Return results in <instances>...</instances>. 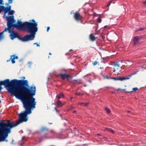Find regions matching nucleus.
Masks as SVG:
<instances>
[{
	"label": "nucleus",
	"instance_id": "a878e982",
	"mask_svg": "<svg viewBox=\"0 0 146 146\" xmlns=\"http://www.w3.org/2000/svg\"><path fill=\"white\" fill-rule=\"evenodd\" d=\"M75 108V107H74L73 106H71L70 107V109H69L68 110H71L72 109H74Z\"/></svg>",
	"mask_w": 146,
	"mask_h": 146
},
{
	"label": "nucleus",
	"instance_id": "f3484780",
	"mask_svg": "<svg viewBox=\"0 0 146 146\" xmlns=\"http://www.w3.org/2000/svg\"><path fill=\"white\" fill-rule=\"evenodd\" d=\"M104 109L108 113H109L110 112V110L109 108L107 107H105V108Z\"/></svg>",
	"mask_w": 146,
	"mask_h": 146
},
{
	"label": "nucleus",
	"instance_id": "39448f33",
	"mask_svg": "<svg viewBox=\"0 0 146 146\" xmlns=\"http://www.w3.org/2000/svg\"><path fill=\"white\" fill-rule=\"evenodd\" d=\"M131 77V76H123L117 78H111L115 80H119L121 81H123L127 79H129Z\"/></svg>",
	"mask_w": 146,
	"mask_h": 146
},
{
	"label": "nucleus",
	"instance_id": "49530a36",
	"mask_svg": "<svg viewBox=\"0 0 146 146\" xmlns=\"http://www.w3.org/2000/svg\"><path fill=\"white\" fill-rule=\"evenodd\" d=\"M120 90V89H117V91H118V90Z\"/></svg>",
	"mask_w": 146,
	"mask_h": 146
},
{
	"label": "nucleus",
	"instance_id": "c03bdc74",
	"mask_svg": "<svg viewBox=\"0 0 146 146\" xmlns=\"http://www.w3.org/2000/svg\"><path fill=\"white\" fill-rule=\"evenodd\" d=\"M29 64H32V62H29Z\"/></svg>",
	"mask_w": 146,
	"mask_h": 146
},
{
	"label": "nucleus",
	"instance_id": "1a4fd4ad",
	"mask_svg": "<svg viewBox=\"0 0 146 146\" xmlns=\"http://www.w3.org/2000/svg\"><path fill=\"white\" fill-rule=\"evenodd\" d=\"M141 38V37L136 36L134 37L133 38V42L135 44H136L139 42L140 39Z\"/></svg>",
	"mask_w": 146,
	"mask_h": 146
},
{
	"label": "nucleus",
	"instance_id": "ddd939ff",
	"mask_svg": "<svg viewBox=\"0 0 146 146\" xmlns=\"http://www.w3.org/2000/svg\"><path fill=\"white\" fill-rule=\"evenodd\" d=\"M56 104L59 107H62L64 105V104L59 100L56 102Z\"/></svg>",
	"mask_w": 146,
	"mask_h": 146
},
{
	"label": "nucleus",
	"instance_id": "393cba45",
	"mask_svg": "<svg viewBox=\"0 0 146 146\" xmlns=\"http://www.w3.org/2000/svg\"><path fill=\"white\" fill-rule=\"evenodd\" d=\"M75 94L77 96H80V95L82 96L83 95V94H81L80 93H75Z\"/></svg>",
	"mask_w": 146,
	"mask_h": 146
},
{
	"label": "nucleus",
	"instance_id": "f704fd0d",
	"mask_svg": "<svg viewBox=\"0 0 146 146\" xmlns=\"http://www.w3.org/2000/svg\"><path fill=\"white\" fill-rule=\"evenodd\" d=\"M50 132L51 133H53L54 134V133H55V132L53 130H51L50 131Z\"/></svg>",
	"mask_w": 146,
	"mask_h": 146
},
{
	"label": "nucleus",
	"instance_id": "2f4dec72",
	"mask_svg": "<svg viewBox=\"0 0 146 146\" xmlns=\"http://www.w3.org/2000/svg\"><path fill=\"white\" fill-rule=\"evenodd\" d=\"M88 103H84V104H83V105L85 106H88Z\"/></svg>",
	"mask_w": 146,
	"mask_h": 146
},
{
	"label": "nucleus",
	"instance_id": "37998d69",
	"mask_svg": "<svg viewBox=\"0 0 146 146\" xmlns=\"http://www.w3.org/2000/svg\"><path fill=\"white\" fill-rule=\"evenodd\" d=\"M102 58L103 60H104L105 59V58Z\"/></svg>",
	"mask_w": 146,
	"mask_h": 146
},
{
	"label": "nucleus",
	"instance_id": "79ce46f5",
	"mask_svg": "<svg viewBox=\"0 0 146 146\" xmlns=\"http://www.w3.org/2000/svg\"><path fill=\"white\" fill-rule=\"evenodd\" d=\"M76 111H73V113H76Z\"/></svg>",
	"mask_w": 146,
	"mask_h": 146
},
{
	"label": "nucleus",
	"instance_id": "09e8293b",
	"mask_svg": "<svg viewBox=\"0 0 146 146\" xmlns=\"http://www.w3.org/2000/svg\"><path fill=\"white\" fill-rule=\"evenodd\" d=\"M106 27H107L106 26H105L104 27V28H106Z\"/></svg>",
	"mask_w": 146,
	"mask_h": 146
},
{
	"label": "nucleus",
	"instance_id": "2eb2a0df",
	"mask_svg": "<svg viewBox=\"0 0 146 146\" xmlns=\"http://www.w3.org/2000/svg\"><path fill=\"white\" fill-rule=\"evenodd\" d=\"M105 130H106V131H110L111 132V133H114V131L110 129H109V128H106L105 129Z\"/></svg>",
	"mask_w": 146,
	"mask_h": 146
},
{
	"label": "nucleus",
	"instance_id": "f257e3e1",
	"mask_svg": "<svg viewBox=\"0 0 146 146\" xmlns=\"http://www.w3.org/2000/svg\"><path fill=\"white\" fill-rule=\"evenodd\" d=\"M3 84L9 92L13 94L16 98L21 101L34 98L35 94V86L33 85L29 86L27 80H13L10 81L6 79L0 82V86Z\"/></svg>",
	"mask_w": 146,
	"mask_h": 146
},
{
	"label": "nucleus",
	"instance_id": "7ed1b4c3",
	"mask_svg": "<svg viewBox=\"0 0 146 146\" xmlns=\"http://www.w3.org/2000/svg\"><path fill=\"white\" fill-rule=\"evenodd\" d=\"M10 19L8 23L9 27L14 26L17 29L22 30H27V32L30 34L27 35L22 37L19 38L20 40L24 42H27L34 39L35 37L36 32L37 31V23L36 22L34 19H33L32 22H25L22 23L21 22L18 21L17 24H14L15 20L13 16L7 17Z\"/></svg>",
	"mask_w": 146,
	"mask_h": 146
},
{
	"label": "nucleus",
	"instance_id": "72a5a7b5",
	"mask_svg": "<svg viewBox=\"0 0 146 146\" xmlns=\"http://www.w3.org/2000/svg\"><path fill=\"white\" fill-rule=\"evenodd\" d=\"M24 143V142H19V144H20V145H22L23 143Z\"/></svg>",
	"mask_w": 146,
	"mask_h": 146
},
{
	"label": "nucleus",
	"instance_id": "a18cd8bd",
	"mask_svg": "<svg viewBox=\"0 0 146 146\" xmlns=\"http://www.w3.org/2000/svg\"><path fill=\"white\" fill-rule=\"evenodd\" d=\"M127 112L128 113H129L130 112V111H127Z\"/></svg>",
	"mask_w": 146,
	"mask_h": 146
},
{
	"label": "nucleus",
	"instance_id": "3c124183",
	"mask_svg": "<svg viewBox=\"0 0 146 146\" xmlns=\"http://www.w3.org/2000/svg\"><path fill=\"white\" fill-rule=\"evenodd\" d=\"M98 135H100L99 134H98Z\"/></svg>",
	"mask_w": 146,
	"mask_h": 146
},
{
	"label": "nucleus",
	"instance_id": "5701e85b",
	"mask_svg": "<svg viewBox=\"0 0 146 146\" xmlns=\"http://www.w3.org/2000/svg\"><path fill=\"white\" fill-rule=\"evenodd\" d=\"M137 72H136V71L132 73L131 75H129V76H131V77L132 75H135V74H136L137 73Z\"/></svg>",
	"mask_w": 146,
	"mask_h": 146
},
{
	"label": "nucleus",
	"instance_id": "cd10ccee",
	"mask_svg": "<svg viewBox=\"0 0 146 146\" xmlns=\"http://www.w3.org/2000/svg\"><path fill=\"white\" fill-rule=\"evenodd\" d=\"M97 64V61H95L93 64V65L94 66H95Z\"/></svg>",
	"mask_w": 146,
	"mask_h": 146
},
{
	"label": "nucleus",
	"instance_id": "f03ea898",
	"mask_svg": "<svg viewBox=\"0 0 146 146\" xmlns=\"http://www.w3.org/2000/svg\"><path fill=\"white\" fill-rule=\"evenodd\" d=\"M21 101L25 110L19 114V119L16 123H13L9 120L7 121V124L3 122L0 123V141H4L7 137L8 134L10 133L11 129L12 128L24 122L27 121L28 118V115L31 113V110H33L35 108L36 102L34 98L23 100Z\"/></svg>",
	"mask_w": 146,
	"mask_h": 146
},
{
	"label": "nucleus",
	"instance_id": "ea45409f",
	"mask_svg": "<svg viewBox=\"0 0 146 146\" xmlns=\"http://www.w3.org/2000/svg\"><path fill=\"white\" fill-rule=\"evenodd\" d=\"M125 61H127V62H128V61H127V60H122V61H121V63H122V62H125Z\"/></svg>",
	"mask_w": 146,
	"mask_h": 146
},
{
	"label": "nucleus",
	"instance_id": "b1692460",
	"mask_svg": "<svg viewBox=\"0 0 146 146\" xmlns=\"http://www.w3.org/2000/svg\"><path fill=\"white\" fill-rule=\"evenodd\" d=\"M97 21L99 23H100L101 21V20L100 18L99 17L97 19Z\"/></svg>",
	"mask_w": 146,
	"mask_h": 146
},
{
	"label": "nucleus",
	"instance_id": "9b49d317",
	"mask_svg": "<svg viewBox=\"0 0 146 146\" xmlns=\"http://www.w3.org/2000/svg\"><path fill=\"white\" fill-rule=\"evenodd\" d=\"M90 40L92 41H94L97 39V37H96L93 34H91L90 35Z\"/></svg>",
	"mask_w": 146,
	"mask_h": 146
},
{
	"label": "nucleus",
	"instance_id": "a19ab883",
	"mask_svg": "<svg viewBox=\"0 0 146 146\" xmlns=\"http://www.w3.org/2000/svg\"><path fill=\"white\" fill-rule=\"evenodd\" d=\"M2 87H1V86H0V91L2 89Z\"/></svg>",
	"mask_w": 146,
	"mask_h": 146
},
{
	"label": "nucleus",
	"instance_id": "bb28decb",
	"mask_svg": "<svg viewBox=\"0 0 146 146\" xmlns=\"http://www.w3.org/2000/svg\"><path fill=\"white\" fill-rule=\"evenodd\" d=\"M112 1H110L109 3L107 5V7L109 6L110 5L111 3H112Z\"/></svg>",
	"mask_w": 146,
	"mask_h": 146
},
{
	"label": "nucleus",
	"instance_id": "4c0bfd02",
	"mask_svg": "<svg viewBox=\"0 0 146 146\" xmlns=\"http://www.w3.org/2000/svg\"><path fill=\"white\" fill-rule=\"evenodd\" d=\"M3 1L2 0H0V4L2 5V4Z\"/></svg>",
	"mask_w": 146,
	"mask_h": 146
},
{
	"label": "nucleus",
	"instance_id": "dca6fc26",
	"mask_svg": "<svg viewBox=\"0 0 146 146\" xmlns=\"http://www.w3.org/2000/svg\"><path fill=\"white\" fill-rule=\"evenodd\" d=\"M138 90V88H137L135 87L134 88H133L132 89V91H131V92H128L129 93H131V92H135L137 91Z\"/></svg>",
	"mask_w": 146,
	"mask_h": 146
},
{
	"label": "nucleus",
	"instance_id": "473e14b6",
	"mask_svg": "<svg viewBox=\"0 0 146 146\" xmlns=\"http://www.w3.org/2000/svg\"><path fill=\"white\" fill-rule=\"evenodd\" d=\"M36 44V46H40V45L39 44H38L37 43H34V44Z\"/></svg>",
	"mask_w": 146,
	"mask_h": 146
},
{
	"label": "nucleus",
	"instance_id": "c85d7f7f",
	"mask_svg": "<svg viewBox=\"0 0 146 146\" xmlns=\"http://www.w3.org/2000/svg\"><path fill=\"white\" fill-rule=\"evenodd\" d=\"M9 4L12 3L13 1L12 0H9Z\"/></svg>",
	"mask_w": 146,
	"mask_h": 146
},
{
	"label": "nucleus",
	"instance_id": "aec40b11",
	"mask_svg": "<svg viewBox=\"0 0 146 146\" xmlns=\"http://www.w3.org/2000/svg\"><path fill=\"white\" fill-rule=\"evenodd\" d=\"M4 8L5 7L4 6L0 5V10L2 11H4V10L5 9Z\"/></svg>",
	"mask_w": 146,
	"mask_h": 146
},
{
	"label": "nucleus",
	"instance_id": "a211bd4d",
	"mask_svg": "<svg viewBox=\"0 0 146 146\" xmlns=\"http://www.w3.org/2000/svg\"><path fill=\"white\" fill-rule=\"evenodd\" d=\"M102 76L103 77L104 79H110L111 78L107 74L106 75V76L104 75H102Z\"/></svg>",
	"mask_w": 146,
	"mask_h": 146
},
{
	"label": "nucleus",
	"instance_id": "58836bf2",
	"mask_svg": "<svg viewBox=\"0 0 146 146\" xmlns=\"http://www.w3.org/2000/svg\"><path fill=\"white\" fill-rule=\"evenodd\" d=\"M143 3L144 5H146V1H143Z\"/></svg>",
	"mask_w": 146,
	"mask_h": 146
},
{
	"label": "nucleus",
	"instance_id": "c756f323",
	"mask_svg": "<svg viewBox=\"0 0 146 146\" xmlns=\"http://www.w3.org/2000/svg\"><path fill=\"white\" fill-rule=\"evenodd\" d=\"M54 109L56 111V112L57 113H59V111L58 110H57V109H56V108L55 107V108H54Z\"/></svg>",
	"mask_w": 146,
	"mask_h": 146
},
{
	"label": "nucleus",
	"instance_id": "6e6552de",
	"mask_svg": "<svg viewBox=\"0 0 146 146\" xmlns=\"http://www.w3.org/2000/svg\"><path fill=\"white\" fill-rule=\"evenodd\" d=\"M59 75L62 77V79H66L67 80H68L69 77L70 76L69 75L67 74H60Z\"/></svg>",
	"mask_w": 146,
	"mask_h": 146
},
{
	"label": "nucleus",
	"instance_id": "8fccbe9b",
	"mask_svg": "<svg viewBox=\"0 0 146 146\" xmlns=\"http://www.w3.org/2000/svg\"><path fill=\"white\" fill-rule=\"evenodd\" d=\"M1 102V101L0 100V103Z\"/></svg>",
	"mask_w": 146,
	"mask_h": 146
},
{
	"label": "nucleus",
	"instance_id": "c9c22d12",
	"mask_svg": "<svg viewBox=\"0 0 146 146\" xmlns=\"http://www.w3.org/2000/svg\"><path fill=\"white\" fill-rule=\"evenodd\" d=\"M50 29V27H47V32H48L49 30Z\"/></svg>",
	"mask_w": 146,
	"mask_h": 146
},
{
	"label": "nucleus",
	"instance_id": "9d476101",
	"mask_svg": "<svg viewBox=\"0 0 146 146\" xmlns=\"http://www.w3.org/2000/svg\"><path fill=\"white\" fill-rule=\"evenodd\" d=\"M18 57L17 56H16L15 55H13L11 56L10 59L11 60V61L12 64H14L15 62V61L14 60L15 59H17L18 58Z\"/></svg>",
	"mask_w": 146,
	"mask_h": 146
},
{
	"label": "nucleus",
	"instance_id": "412c9836",
	"mask_svg": "<svg viewBox=\"0 0 146 146\" xmlns=\"http://www.w3.org/2000/svg\"><path fill=\"white\" fill-rule=\"evenodd\" d=\"M144 29L143 28H140L139 29H137V30L136 31H142L144 30Z\"/></svg>",
	"mask_w": 146,
	"mask_h": 146
},
{
	"label": "nucleus",
	"instance_id": "6ab92c4d",
	"mask_svg": "<svg viewBox=\"0 0 146 146\" xmlns=\"http://www.w3.org/2000/svg\"><path fill=\"white\" fill-rule=\"evenodd\" d=\"M3 32L0 33V40L3 38Z\"/></svg>",
	"mask_w": 146,
	"mask_h": 146
},
{
	"label": "nucleus",
	"instance_id": "423d86ee",
	"mask_svg": "<svg viewBox=\"0 0 146 146\" xmlns=\"http://www.w3.org/2000/svg\"><path fill=\"white\" fill-rule=\"evenodd\" d=\"M11 6L10 5L9 7H5V9L4 10V17L6 19V17H7V16H6L5 15L9 11V10H11Z\"/></svg>",
	"mask_w": 146,
	"mask_h": 146
},
{
	"label": "nucleus",
	"instance_id": "f8f14e48",
	"mask_svg": "<svg viewBox=\"0 0 146 146\" xmlns=\"http://www.w3.org/2000/svg\"><path fill=\"white\" fill-rule=\"evenodd\" d=\"M56 97L59 100L61 98H63L64 97V96L62 93H60L57 95Z\"/></svg>",
	"mask_w": 146,
	"mask_h": 146
},
{
	"label": "nucleus",
	"instance_id": "de8ad7c7",
	"mask_svg": "<svg viewBox=\"0 0 146 146\" xmlns=\"http://www.w3.org/2000/svg\"><path fill=\"white\" fill-rule=\"evenodd\" d=\"M49 54L50 55H51V53H50H50H49Z\"/></svg>",
	"mask_w": 146,
	"mask_h": 146
},
{
	"label": "nucleus",
	"instance_id": "20e7f679",
	"mask_svg": "<svg viewBox=\"0 0 146 146\" xmlns=\"http://www.w3.org/2000/svg\"><path fill=\"white\" fill-rule=\"evenodd\" d=\"M6 17V19H7V25L8 27V28H6L4 31L3 32V33L4 32L6 31L7 30L8 31V32L9 33H10L11 34L10 35V36L11 37V40H13L14 38H17V37L18 35L17 33L14 31H13V29H14V27H15L16 28H17L16 27H14V26H11L9 27L8 25V22L10 20V19L9 20L8 19L7 17Z\"/></svg>",
	"mask_w": 146,
	"mask_h": 146
},
{
	"label": "nucleus",
	"instance_id": "4468645a",
	"mask_svg": "<svg viewBox=\"0 0 146 146\" xmlns=\"http://www.w3.org/2000/svg\"><path fill=\"white\" fill-rule=\"evenodd\" d=\"M14 12H15V11L13 10H9V11L8 13V15H12V16H11L10 17L13 16V15Z\"/></svg>",
	"mask_w": 146,
	"mask_h": 146
},
{
	"label": "nucleus",
	"instance_id": "4be33fe9",
	"mask_svg": "<svg viewBox=\"0 0 146 146\" xmlns=\"http://www.w3.org/2000/svg\"><path fill=\"white\" fill-rule=\"evenodd\" d=\"M115 66H117L118 67H119L120 66L118 62H116L115 63Z\"/></svg>",
	"mask_w": 146,
	"mask_h": 146
},
{
	"label": "nucleus",
	"instance_id": "7c9ffc66",
	"mask_svg": "<svg viewBox=\"0 0 146 146\" xmlns=\"http://www.w3.org/2000/svg\"><path fill=\"white\" fill-rule=\"evenodd\" d=\"M46 128L45 127H42V128L41 130L42 131H44L46 130Z\"/></svg>",
	"mask_w": 146,
	"mask_h": 146
},
{
	"label": "nucleus",
	"instance_id": "e433bc0d",
	"mask_svg": "<svg viewBox=\"0 0 146 146\" xmlns=\"http://www.w3.org/2000/svg\"><path fill=\"white\" fill-rule=\"evenodd\" d=\"M84 104V103H79L78 104H80V105H83Z\"/></svg>",
	"mask_w": 146,
	"mask_h": 146
},
{
	"label": "nucleus",
	"instance_id": "0eeeda50",
	"mask_svg": "<svg viewBox=\"0 0 146 146\" xmlns=\"http://www.w3.org/2000/svg\"><path fill=\"white\" fill-rule=\"evenodd\" d=\"M74 17L77 21H79L81 19L82 16L79 13H74Z\"/></svg>",
	"mask_w": 146,
	"mask_h": 146
}]
</instances>
